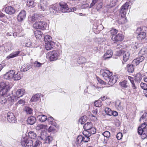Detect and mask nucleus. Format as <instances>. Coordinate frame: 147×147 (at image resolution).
<instances>
[{
  "instance_id": "54",
  "label": "nucleus",
  "mask_w": 147,
  "mask_h": 147,
  "mask_svg": "<svg viewBox=\"0 0 147 147\" xmlns=\"http://www.w3.org/2000/svg\"><path fill=\"white\" fill-rule=\"evenodd\" d=\"M125 49H123L122 50H121L119 51H117L116 55L117 56H120L121 55H123L124 52L125 50Z\"/></svg>"
},
{
  "instance_id": "56",
  "label": "nucleus",
  "mask_w": 147,
  "mask_h": 147,
  "mask_svg": "<svg viewBox=\"0 0 147 147\" xmlns=\"http://www.w3.org/2000/svg\"><path fill=\"white\" fill-rule=\"evenodd\" d=\"M98 109H97L93 110L92 111V116L94 117H95L96 119L97 118L96 117V116L97 115L98 113Z\"/></svg>"
},
{
  "instance_id": "64",
  "label": "nucleus",
  "mask_w": 147,
  "mask_h": 147,
  "mask_svg": "<svg viewBox=\"0 0 147 147\" xmlns=\"http://www.w3.org/2000/svg\"><path fill=\"white\" fill-rule=\"evenodd\" d=\"M55 127L53 126H50L48 129V131L49 132H51L55 130Z\"/></svg>"
},
{
  "instance_id": "16",
  "label": "nucleus",
  "mask_w": 147,
  "mask_h": 147,
  "mask_svg": "<svg viewBox=\"0 0 147 147\" xmlns=\"http://www.w3.org/2000/svg\"><path fill=\"white\" fill-rule=\"evenodd\" d=\"M124 36L121 34L118 33L114 36H113L111 38L112 40L113 41L118 42L123 40Z\"/></svg>"
},
{
  "instance_id": "32",
  "label": "nucleus",
  "mask_w": 147,
  "mask_h": 147,
  "mask_svg": "<svg viewBox=\"0 0 147 147\" xmlns=\"http://www.w3.org/2000/svg\"><path fill=\"white\" fill-rule=\"evenodd\" d=\"M34 35L36 38L40 39L42 37V32L40 30H36L34 32Z\"/></svg>"
},
{
  "instance_id": "12",
  "label": "nucleus",
  "mask_w": 147,
  "mask_h": 147,
  "mask_svg": "<svg viewBox=\"0 0 147 147\" xmlns=\"http://www.w3.org/2000/svg\"><path fill=\"white\" fill-rule=\"evenodd\" d=\"M7 118L9 122L11 123H14L17 121V119L14 115L11 112L7 113Z\"/></svg>"
},
{
  "instance_id": "9",
  "label": "nucleus",
  "mask_w": 147,
  "mask_h": 147,
  "mask_svg": "<svg viewBox=\"0 0 147 147\" xmlns=\"http://www.w3.org/2000/svg\"><path fill=\"white\" fill-rule=\"evenodd\" d=\"M130 2H126L121 8L120 13L122 17H125Z\"/></svg>"
},
{
  "instance_id": "19",
  "label": "nucleus",
  "mask_w": 147,
  "mask_h": 147,
  "mask_svg": "<svg viewBox=\"0 0 147 147\" xmlns=\"http://www.w3.org/2000/svg\"><path fill=\"white\" fill-rule=\"evenodd\" d=\"M26 14L25 11L22 10L21 11L17 16V20L18 21L20 22H22L26 18Z\"/></svg>"
},
{
  "instance_id": "62",
  "label": "nucleus",
  "mask_w": 147,
  "mask_h": 147,
  "mask_svg": "<svg viewBox=\"0 0 147 147\" xmlns=\"http://www.w3.org/2000/svg\"><path fill=\"white\" fill-rule=\"evenodd\" d=\"M122 134L121 133H119L117 135V138L118 140L121 139L122 137Z\"/></svg>"
},
{
  "instance_id": "31",
  "label": "nucleus",
  "mask_w": 147,
  "mask_h": 147,
  "mask_svg": "<svg viewBox=\"0 0 147 147\" xmlns=\"http://www.w3.org/2000/svg\"><path fill=\"white\" fill-rule=\"evenodd\" d=\"M47 120L48 123L49 124L52 125L55 127H56V124L54 121V120L52 117L51 116L48 118H47Z\"/></svg>"
},
{
  "instance_id": "59",
  "label": "nucleus",
  "mask_w": 147,
  "mask_h": 147,
  "mask_svg": "<svg viewBox=\"0 0 147 147\" xmlns=\"http://www.w3.org/2000/svg\"><path fill=\"white\" fill-rule=\"evenodd\" d=\"M84 136H83V142H87L90 140V136H86V135H84Z\"/></svg>"
},
{
  "instance_id": "33",
  "label": "nucleus",
  "mask_w": 147,
  "mask_h": 147,
  "mask_svg": "<svg viewBox=\"0 0 147 147\" xmlns=\"http://www.w3.org/2000/svg\"><path fill=\"white\" fill-rule=\"evenodd\" d=\"M38 120L40 122H44L47 119V117L45 115H40L37 117Z\"/></svg>"
},
{
  "instance_id": "38",
  "label": "nucleus",
  "mask_w": 147,
  "mask_h": 147,
  "mask_svg": "<svg viewBox=\"0 0 147 147\" xmlns=\"http://www.w3.org/2000/svg\"><path fill=\"white\" fill-rule=\"evenodd\" d=\"M58 10V9L55 6L51 7L50 8V12L53 14H56Z\"/></svg>"
},
{
  "instance_id": "61",
  "label": "nucleus",
  "mask_w": 147,
  "mask_h": 147,
  "mask_svg": "<svg viewBox=\"0 0 147 147\" xmlns=\"http://www.w3.org/2000/svg\"><path fill=\"white\" fill-rule=\"evenodd\" d=\"M118 1V0H112L111 3V5L112 6H115Z\"/></svg>"
},
{
  "instance_id": "50",
  "label": "nucleus",
  "mask_w": 147,
  "mask_h": 147,
  "mask_svg": "<svg viewBox=\"0 0 147 147\" xmlns=\"http://www.w3.org/2000/svg\"><path fill=\"white\" fill-rule=\"evenodd\" d=\"M25 111L27 114H31L32 113V110L31 108L28 107L25 108Z\"/></svg>"
},
{
  "instance_id": "52",
  "label": "nucleus",
  "mask_w": 147,
  "mask_h": 147,
  "mask_svg": "<svg viewBox=\"0 0 147 147\" xmlns=\"http://www.w3.org/2000/svg\"><path fill=\"white\" fill-rule=\"evenodd\" d=\"M137 58L133 61L132 62V64H134V66H137L141 62Z\"/></svg>"
},
{
  "instance_id": "14",
  "label": "nucleus",
  "mask_w": 147,
  "mask_h": 147,
  "mask_svg": "<svg viewBox=\"0 0 147 147\" xmlns=\"http://www.w3.org/2000/svg\"><path fill=\"white\" fill-rule=\"evenodd\" d=\"M103 137L101 138V141L104 143H106L108 139L110 136V133L108 131H106L102 133Z\"/></svg>"
},
{
  "instance_id": "27",
  "label": "nucleus",
  "mask_w": 147,
  "mask_h": 147,
  "mask_svg": "<svg viewBox=\"0 0 147 147\" xmlns=\"http://www.w3.org/2000/svg\"><path fill=\"white\" fill-rule=\"evenodd\" d=\"M142 123H147V113H144L141 116L139 120Z\"/></svg>"
},
{
  "instance_id": "4",
  "label": "nucleus",
  "mask_w": 147,
  "mask_h": 147,
  "mask_svg": "<svg viewBox=\"0 0 147 147\" xmlns=\"http://www.w3.org/2000/svg\"><path fill=\"white\" fill-rule=\"evenodd\" d=\"M60 52L58 50L50 51L47 54L46 57L51 61H55L59 57Z\"/></svg>"
},
{
  "instance_id": "48",
  "label": "nucleus",
  "mask_w": 147,
  "mask_h": 147,
  "mask_svg": "<svg viewBox=\"0 0 147 147\" xmlns=\"http://www.w3.org/2000/svg\"><path fill=\"white\" fill-rule=\"evenodd\" d=\"M120 84L122 87L125 88H127L128 86L127 82L126 80L120 82Z\"/></svg>"
},
{
  "instance_id": "20",
  "label": "nucleus",
  "mask_w": 147,
  "mask_h": 147,
  "mask_svg": "<svg viewBox=\"0 0 147 147\" xmlns=\"http://www.w3.org/2000/svg\"><path fill=\"white\" fill-rule=\"evenodd\" d=\"M5 11L7 14L11 15L15 12V9L11 6H8L5 7Z\"/></svg>"
},
{
  "instance_id": "11",
  "label": "nucleus",
  "mask_w": 147,
  "mask_h": 147,
  "mask_svg": "<svg viewBox=\"0 0 147 147\" xmlns=\"http://www.w3.org/2000/svg\"><path fill=\"white\" fill-rule=\"evenodd\" d=\"M43 17L42 15L35 13L32 15L28 17V20L30 22L33 23L36 21L41 19Z\"/></svg>"
},
{
  "instance_id": "21",
  "label": "nucleus",
  "mask_w": 147,
  "mask_h": 147,
  "mask_svg": "<svg viewBox=\"0 0 147 147\" xmlns=\"http://www.w3.org/2000/svg\"><path fill=\"white\" fill-rule=\"evenodd\" d=\"M45 44V48L47 50H51L54 47L55 45V42L53 41L46 42Z\"/></svg>"
},
{
  "instance_id": "58",
  "label": "nucleus",
  "mask_w": 147,
  "mask_h": 147,
  "mask_svg": "<svg viewBox=\"0 0 147 147\" xmlns=\"http://www.w3.org/2000/svg\"><path fill=\"white\" fill-rule=\"evenodd\" d=\"M45 126L42 124H39L36 127V128L37 130H39L40 129H45Z\"/></svg>"
},
{
  "instance_id": "42",
  "label": "nucleus",
  "mask_w": 147,
  "mask_h": 147,
  "mask_svg": "<svg viewBox=\"0 0 147 147\" xmlns=\"http://www.w3.org/2000/svg\"><path fill=\"white\" fill-rule=\"evenodd\" d=\"M47 136L46 131H42L41 132L40 135V137L41 140H44Z\"/></svg>"
},
{
  "instance_id": "44",
  "label": "nucleus",
  "mask_w": 147,
  "mask_h": 147,
  "mask_svg": "<svg viewBox=\"0 0 147 147\" xmlns=\"http://www.w3.org/2000/svg\"><path fill=\"white\" fill-rule=\"evenodd\" d=\"M52 137L49 136H47L43 140L45 141V143L49 144L52 141Z\"/></svg>"
},
{
  "instance_id": "36",
  "label": "nucleus",
  "mask_w": 147,
  "mask_h": 147,
  "mask_svg": "<svg viewBox=\"0 0 147 147\" xmlns=\"http://www.w3.org/2000/svg\"><path fill=\"white\" fill-rule=\"evenodd\" d=\"M30 68V66L28 64H24L21 67L20 71H21L25 72L28 70Z\"/></svg>"
},
{
  "instance_id": "8",
  "label": "nucleus",
  "mask_w": 147,
  "mask_h": 147,
  "mask_svg": "<svg viewBox=\"0 0 147 147\" xmlns=\"http://www.w3.org/2000/svg\"><path fill=\"white\" fill-rule=\"evenodd\" d=\"M21 144L23 146L25 147H33V142L31 140L27 139V137H23L21 140Z\"/></svg>"
},
{
  "instance_id": "13",
  "label": "nucleus",
  "mask_w": 147,
  "mask_h": 147,
  "mask_svg": "<svg viewBox=\"0 0 147 147\" xmlns=\"http://www.w3.org/2000/svg\"><path fill=\"white\" fill-rule=\"evenodd\" d=\"M47 0H41L38 5L39 9L43 11H45L47 9Z\"/></svg>"
},
{
  "instance_id": "49",
  "label": "nucleus",
  "mask_w": 147,
  "mask_h": 147,
  "mask_svg": "<svg viewBox=\"0 0 147 147\" xmlns=\"http://www.w3.org/2000/svg\"><path fill=\"white\" fill-rule=\"evenodd\" d=\"M94 105L96 107H99L102 105V103L101 100H99L95 101L94 102Z\"/></svg>"
},
{
  "instance_id": "43",
  "label": "nucleus",
  "mask_w": 147,
  "mask_h": 147,
  "mask_svg": "<svg viewBox=\"0 0 147 147\" xmlns=\"http://www.w3.org/2000/svg\"><path fill=\"white\" fill-rule=\"evenodd\" d=\"M36 136V133L33 131H30L28 133V137L30 138L34 139Z\"/></svg>"
},
{
  "instance_id": "29",
  "label": "nucleus",
  "mask_w": 147,
  "mask_h": 147,
  "mask_svg": "<svg viewBox=\"0 0 147 147\" xmlns=\"http://www.w3.org/2000/svg\"><path fill=\"white\" fill-rule=\"evenodd\" d=\"M92 127L93 124L92 123L90 122H88L84 125V131H87Z\"/></svg>"
},
{
  "instance_id": "24",
  "label": "nucleus",
  "mask_w": 147,
  "mask_h": 147,
  "mask_svg": "<svg viewBox=\"0 0 147 147\" xmlns=\"http://www.w3.org/2000/svg\"><path fill=\"white\" fill-rule=\"evenodd\" d=\"M23 77V74L20 71L18 72L16 74H14L13 80L17 81L20 80Z\"/></svg>"
},
{
  "instance_id": "25",
  "label": "nucleus",
  "mask_w": 147,
  "mask_h": 147,
  "mask_svg": "<svg viewBox=\"0 0 147 147\" xmlns=\"http://www.w3.org/2000/svg\"><path fill=\"white\" fill-rule=\"evenodd\" d=\"M13 45L10 42L6 43L4 46V51L7 52L10 51L12 49Z\"/></svg>"
},
{
  "instance_id": "15",
  "label": "nucleus",
  "mask_w": 147,
  "mask_h": 147,
  "mask_svg": "<svg viewBox=\"0 0 147 147\" xmlns=\"http://www.w3.org/2000/svg\"><path fill=\"white\" fill-rule=\"evenodd\" d=\"M15 71L14 70H11L7 72L4 75V79L7 80L13 79Z\"/></svg>"
},
{
  "instance_id": "17",
  "label": "nucleus",
  "mask_w": 147,
  "mask_h": 147,
  "mask_svg": "<svg viewBox=\"0 0 147 147\" xmlns=\"http://www.w3.org/2000/svg\"><path fill=\"white\" fill-rule=\"evenodd\" d=\"M83 136L79 135L76 138V142L74 145V147H80L81 143L83 142Z\"/></svg>"
},
{
  "instance_id": "23",
  "label": "nucleus",
  "mask_w": 147,
  "mask_h": 147,
  "mask_svg": "<svg viewBox=\"0 0 147 147\" xmlns=\"http://www.w3.org/2000/svg\"><path fill=\"white\" fill-rule=\"evenodd\" d=\"M116 108L119 111H122L123 109V107L121 104V101L119 100H117L115 103Z\"/></svg>"
},
{
  "instance_id": "2",
  "label": "nucleus",
  "mask_w": 147,
  "mask_h": 147,
  "mask_svg": "<svg viewBox=\"0 0 147 147\" xmlns=\"http://www.w3.org/2000/svg\"><path fill=\"white\" fill-rule=\"evenodd\" d=\"M102 71L103 77L109 85L112 86L116 83L118 79L116 76H113L112 72L108 70L103 69Z\"/></svg>"
},
{
  "instance_id": "10",
  "label": "nucleus",
  "mask_w": 147,
  "mask_h": 147,
  "mask_svg": "<svg viewBox=\"0 0 147 147\" xmlns=\"http://www.w3.org/2000/svg\"><path fill=\"white\" fill-rule=\"evenodd\" d=\"M47 26V23L45 22L40 21L36 22L33 25V27L36 29L45 30Z\"/></svg>"
},
{
  "instance_id": "51",
  "label": "nucleus",
  "mask_w": 147,
  "mask_h": 147,
  "mask_svg": "<svg viewBox=\"0 0 147 147\" xmlns=\"http://www.w3.org/2000/svg\"><path fill=\"white\" fill-rule=\"evenodd\" d=\"M105 111L107 114L111 116L112 111H111L110 109L106 107L105 109Z\"/></svg>"
},
{
  "instance_id": "34",
  "label": "nucleus",
  "mask_w": 147,
  "mask_h": 147,
  "mask_svg": "<svg viewBox=\"0 0 147 147\" xmlns=\"http://www.w3.org/2000/svg\"><path fill=\"white\" fill-rule=\"evenodd\" d=\"M40 99V95L39 94H36L32 97L30 100L31 102H35L39 100Z\"/></svg>"
},
{
  "instance_id": "47",
  "label": "nucleus",
  "mask_w": 147,
  "mask_h": 147,
  "mask_svg": "<svg viewBox=\"0 0 147 147\" xmlns=\"http://www.w3.org/2000/svg\"><path fill=\"white\" fill-rule=\"evenodd\" d=\"M51 39L52 38L50 36L47 35L44 37V40L45 43L51 42Z\"/></svg>"
},
{
  "instance_id": "30",
  "label": "nucleus",
  "mask_w": 147,
  "mask_h": 147,
  "mask_svg": "<svg viewBox=\"0 0 147 147\" xmlns=\"http://www.w3.org/2000/svg\"><path fill=\"white\" fill-rule=\"evenodd\" d=\"M20 53V51H18L15 52L11 53L7 57V59H8L10 58H13L18 56Z\"/></svg>"
},
{
  "instance_id": "26",
  "label": "nucleus",
  "mask_w": 147,
  "mask_h": 147,
  "mask_svg": "<svg viewBox=\"0 0 147 147\" xmlns=\"http://www.w3.org/2000/svg\"><path fill=\"white\" fill-rule=\"evenodd\" d=\"M36 120V119L33 116L30 117L27 119V123L31 125H33L35 123Z\"/></svg>"
},
{
  "instance_id": "46",
  "label": "nucleus",
  "mask_w": 147,
  "mask_h": 147,
  "mask_svg": "<svg viewBox=\"0 0 147 147\" xmlns=\"http://www.w3.org/2000/svg\"><path fill=\"white\" fill-rule=\"evenodd\" d=\"M86 62V59L82 57H79V59L78 61V63L79 64H81L85 63Z\"/></svg>"
},
{
  "instance_id": "28",
  "label": "nucleus",
  "mask_w": 147,
  "mask_h": 147,
  "mask_svg": "<svg viewBox=\"0 0 147 147\" xmlns=\"http://www.w3.org/2000/svg\"><path fill=\"white\" fill-rule=\"evenodd\" d=\"M123 55V61L125 62H126L128 60L130 56L129 53L128 51H126L125 50Z\"/></svg>"
},
{
  "instance_id": "53",
  "label": "nucleus",
  "mask_w": 147,
  "mask_h": 147,
  "mask_svg": "<svg viewBox=\"0 0 147 147\" xmlns=\"http://www.w3.org/2000/svg\"><path fill=\"white\" fill-rule=\"evenodd\" d=\"M131 45V47L134 49H136L139 48L140 47V44L136 42H133Z\"/></svg>"
},
{
  "instance_id": "5",
  "label": "nucleus",
  "mask_w": 147,
  "mask_h": 147,
  "mask_svg": "<svg viewBox=\"0 0 147 147\" xmlns=\"http://www.w3.org/2000/svg\"><path fill=\"white\" fill-rule=\"evenodd\" d=\"M147 123H142V124L138 127V134L141 136L142 139H145L146 136L145 134L147 132V128L146 127Z\"/></svg>"
},
{
  "instance_id": "37",
  "label": "nucleus",
  "mask_w": 147,
  "mask_h": 147,
  "mask_svg": "<svg viewBox=\"0 0 147 147\" xmlns=\"http://www.w3.org/2000/svg\"><path fill=\"white\" fill-rule=\"evenodd\" d=\"M27 1L26 3L27 5L29 7H33L36 5V3L32 0H27Z\"/></svg>"
},
{
  "instance_id": "22",
  "label": "nucleus",
  "mask_w": 147,
  "mask_h": 147,
  "mask_svg": "<svg viewBox=\"0 0 147 147\" xmlns=\"http://www.w3.org/2000/svg\"><path fill=\"white\" fill-rule=\"evenodd\" d=\"M113 54V52L111 50H108L104 54L103 56V58L105 60L110 58L111 57Z\"/></svg>"
},
{
  "instance_id": "45",
  "label": "nucleus",
  "mask_w": 147,
  "mask_h": 147,
  "mask_svg": "<svg viewBox=\"0 0 147 147\" xmlns=\"http://www.w3.org/2000/svg\"><path fill=\"white\" fill-rule=\"evenodd\" d=\"M41 142L39 140H37L34 143L33 147H41Z\"/></svg>"
},
{
  "instance_id": "60",
  "label": "nucleus",
  "mask_w": 147,
  "mask_h": 147,
  "mask_svg": "<svg viewBox=\"0 0 147 147\" xmlns=\"http://www.w3.org/2000/svg\"><path fill=\"white\" fill-rule=\"evenodd\" d=\"M42 64L37 61H35L34 63V66L35 67H40L41 66Z\"/></svg>"
},
{
  "instance_id": "39",
  "label": "nucleus",
  "mask_w": 147,
  "mask_h": 147,
  "mask_svg": "<svg viewBox=\"0 0 147 147\" xmlns=\"http://www.w3.org/2000/svg\"><path fill=\"white\" fill-rule=\"evenodd\" d=\"M142 79V75L140 73H138L135 77V81L138 83L140 82Z\"/></svg>"
},
{
  "instance_id": "40",
  "label": "nucleus",
  "mask_w": 147,
  "mask_h": 147,
  "mask_svg": "<svg viewBox=\"0 0 147 147\" xmlns=\"http://www.w3.org/2000/svg\"><path fill=\"white\" fill-rule=\"evenodd\" d=\"M32 45V43L30 40L29 39H27L26 40L25 45L23 46L26 47H29Z\"/></svg>"
},
{
  "instance_id": "1",
  "label": "nucleus",
  "mask_w": 147,
  "mask_h": 147,
  "mask_svg": "<svg viewBox=\"0 0 147 147\" xmlns=\"http://www.w3.org/2000/svg\"><path fill=\"white\" fill-rule=\"evenodd\" d=\"M12 87V84L8 82H2L0 83V106H3L6 103L7 100L5 97H9L8 92Z\"/></svg>"
},
{
  "instance_id": "18",
  "label": "nucleus",
  "mask_w": 147,
  "mask_h": 147,
  "mask_svg": "<svg viewBox=\"0 0 147 147\" xmlns=\"http://www.w3.org/2000/svg\"><path fill=\"white\" fill-rule=\"evenodd\" d=\"M96 132V129L94 127H92L87 131H83V134L84 135L86 136H90L92 134H95Z\"/></svg>"
},
{
  "instance_id": "41",
  "label": "nucleus",
  "mask_w": 147,
  "mask_h": 147,
  "mask_svg": "<svg viewBox=\"0 0 147 147\" xmlns=\"http://www.w3.org/2000/svg\"><path fill=\"white\" fill-rule=\"evenodd\" d=\"M87 119V117L86 116H84L80 118L79 122L81 124H83L86 122Z\"/></svg>"
},
{
  "instance_id": "3",
  "label": "nucleus",
  "mask_w": 147,
  "mask_h": 147,
  "mask_svg": "<svg viewBox=\"0 0 147 147\" xmlns=\"http://www.w3.org/2000/svg\"><path fill=\"white\" fill-rule=\"evenodd\" d=\"M25 92V90L24 88L18 89L14 93V95L9 96L8 98L9 101L11 102L15 101L16 99L22 96Z\"/></svg>"
},
{
  "instance_id": "57",
  "label": "nucleus",
  "mask_w": 147,
  "mask_h": 147,
  "mask_svg": "<svg viewBox=\"0 0 147 147\" xmlns=\"http://www.w3.org/2000/svg\"><path fill=\"white\" fill-rule=\"evenodd\" d=\"M118 31L116 29H112L110 31V32L111 34L113 36L116 35V34L117 33Z\"/></svg>"
},
{
  "instance_id": "55",
  "label": "nucleus",
  "mask_w": 147,
  "mask_h": 147,
  "mask_svg": "<svg viewBox=\"0 0 147 147\" xmlns=\"http://www.w3.org/2000/svg\"><path fill=\"white\" fill-rule=\"evenodd\" d=\"M141 88L144 90H147V84L143 82H141L140 84Z\"/></svg>"
},
{
  "instance_id": "6",
  "label": "nucleus",
  "mask_w": 147,
  "mask_h": 147,
  "mask_svg": "<svg viewBox=\"0 0 147 147\" xmlns=\"http://www.w3.org/2000/svg\"><path fill=\"white\" fill-rule=\"evenodd\" d=\"M59 5L61 7L60 10L63 12H67L68 10H69V12H74L76 11V8L75 7L69 8L66 3L63 2L59 3Z\"/></svg>"
},
{
  "instance_id": "63",
  "label": "nucleus",
  "mask_w": 147,
  "mask_h": 147,
  "mask_svg": "<svg viewBox=\"0 0 147 147\" xmlns=\"http://www.w3.org/2000/svg\"><path fill=\"white\" fill-rule=\"evenodd\" d=\"M121 19V23L122 24H124L126 23L127 22V20L126 18H125V17H122Z\"/></svg>"
},
{
  "instance_id": "7",
  "label": "nucleus",
  "mask_w": 147,
  "mask_h": 147,
  "mask_svg": "<svg viewBox=\"0 0 147 147\" xmlns=\"http://www.w3.org/2000/svg\"><path fill=\"white\" fill-rule=\"evenodd\" d=\"M136 33L137 34V37L139 40H142L146 37V33L143 30V28H138L136 31Z\"/></svg>"
},
{
  "instance_id": "35",
  "label": "nucleus",
  "mask_w": 147,
  "mask_h": 147,
  "mask_svg": "<svg viewBox=\"0 0 147 147\" xmlns=\"http://www.w3.org/2000/svg\"><path fill=\"white\" fill-rule=\"evenodd\" d=\"M134 64H128L127 66V68L128 72L129 73H132L134 71Z\"/></svg>"
}]
</instances>
